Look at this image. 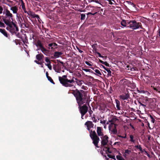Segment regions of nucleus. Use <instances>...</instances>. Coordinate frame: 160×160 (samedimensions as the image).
<instances>
[{
	"mask_svg": "<svg viewBox=\"0 0 160 160\" xmlns=\"http://www.w3.org/2000/svg\"><path fill=\"white\" fill-rule=\"evenodd\" d=\"M116 158L118 160H125L122 156L120 155H117Z\"/></svg>",
	"mask_w": 160,
	"mask_h": 160,
	"instance_id": "nucleus-28",
	"label": "nucleus"
},
{
	"mask_svg": "<svg viewBox=\"0 0 160 160\" xmlns=\"http://www.w3.org/2000/svg\"><path fill=\"white\" fill-rule=\"evenodd\" d=\"M94 2H95L97 3H99V2L98 1V0H94Z\"/></svg>",
	"mask_w": 160,
	"mask_h": 160,
	"instance_id": "nucleus-49",
	"label": "nucleus"
},
{
	"mask_svg": "<svg viewBox=\"0 0 160 160\" xmlns=\"http://www.w3.org/2000/svg\"><path fill=\"white\" fill-rule=\"evenodd\" d=\"M57 46V44L55 43H51L48 44L49 49H50L51 48V49H53V47H56Z\"/></svg>",
	"mask_w": 160,
	"mask_h": 160,
	"instance_id": "nucleus-23",
	"label": "nucleus"
},
{
	"mask_svg": "<svg viewBox=\"0 0 160 160\" xmlns=\"http://www.w3.org/2000/svg\"><path fill=\"white\" fill-rule=\"evenodd\" d=\"M138 92L139 93H145L146 92V91H144V90H138Z\"/></svg>",
	"mask_w": 160,
	"mask_h": 160,
	"instance_id": "nucleus-38",
	"label": "nucleus"
},
{
	"mask_svg": "<svg viewBox=\"0 0 160 160\" xmlns=\"http://www.w3.org/2000/svg\"><path fill=\"white\" fill-rule=\"evenodd\" d=\"M85 63L87 64V65L89 66H92V65L91 64L90 62L88 61H86L85 62Z\"/></svg>",
	"mask_w": 160,
	"mask_h": 160,
	"instance_id": "nucleus-42",
	"label": "nucleus"
},
{
	"mask_svg": "<svg viewBox=\"0 0 160 160\" xmlns=\"http://www.w3.org/2000/svg\"><path fill=\"white\" fill-rule=\"evenodd\" d=\"M117 126V124L110 123L108 126L109 130H111V129L112 128H115Z\"/></svg>",
	"mask_w": 160,
	"mask_h": 160,
	"instance_id": "nucleus-21",
	"label": "nucleus"
},
{
	"mask_svg": "<svg viewBox=\"0 0 160 160\" xmlns=\"http://www.w3.org/2000/svg\"><path fill=\"white\" fill-rule=\"evenodd\" d=\"M100 123L102 124H105L106 123V121L104 120H100Z\"/></svg>",
	"mask_w": 160,
	"mask_h": 160,
	"instance_id": "nucleus-43",
	"label": "nucleus"
},
{
	"mask_svg": "<svg viewBox=\"0 0 160 160\" xmlns=\"http://www.w3.org/2000/svg\"><path fill=\"white\" fill-rule=\"evenodd\" d=\"M103 151H105L106 153H111V152L110 151V148H109L104 147L103 149Z\"/></svg>",
	"mask_w": 160,
	"mask_h": 160,
	"instance_id": "nucleus-27",
	"label": "nucleus"
},
{
	"mask_svg": "<svg viewBox=\"0 0 160 160\" xmlns=\"http://www.w3.org/2000/svg\"><path fill=\"white\" fill-rule=\"evenodd\" d=\"M155 90H156V91H158V90L156 88H153Z\"/></svg>",
	"mask_w": 160,
	"mask_h": 160,
	"instance_id": "nucleus-60",
	"label": "nucleus"
},
{
	"mask_svg": "<svg viewBox=\"0 0 160 160\" xmlns=\"http://www.w3.org/2000/svg\"><path fill=\"white\" fill-rule=\"evenodd\" d=\"M0 27H5V25H4V24L1 22L0 21Z\"/></svg>",
	"mask_w": 160,
	"mask_h": 160,
	"instance_id": "nucleus-36",
	"label": "nucleus"
},
{
	"mask_svg": "<svg viewBox=\"0 0 160 160\" xmlns=\"http://www.w3.org/2000/svg\"><path fill=\"white\" fill-rule=\"evenodd\" d=\"M0 32L6 37L8 38V35L4 29L0 28Z\"/></svg>",
	"mask_w": 160,
	"mask_h": 160,
	"instance_id": "nucleus-17",
	"label": "nucleus"
},
{
	"mask_svg": "<svg viewBox=\"0 0 160 160\" xmlns=\"http://www.w3.org/2000/svg\"><path fill=\"white\" fill-rule=\"evenodd\" d=\"M48 72H46V76L47 78H48V77H49V76H48Z\"/></svg>",
	"mask_w": 160,
	"mask_h": 160,
	"instance_id": "nucleus-53",
	"label": "nucleus"
},
{
	"mask_svg": "<svg viewBox=\"0 0 160 160\" xmlns=\"http://www.w3.org/2000/svg\"><path fill=\"white\" fill-rule=\"evenodd\" d=\"M155 121V119H154V118H152V120H151V122L152 123H154Z\"/></svg>",
	"mask_w": 160,
	"mask_h": 160,
	"instance_id": "nucleus-48",
	"label": "nucleus"
},
{
	"mask_svg": "<svg viewBox=\"0 0 160 160\" xmlns=\"http://www.w3.org/2000/svg\"><path fill=\"white\" fill-rule=\"evenodd\" d=\"M79 52L80 53H82L83 52V51L81 50H79Z\"/></svg>",
	"mask_w": 160,
	"mask_h": 160,
	"instance_id": "nucleus-56",
	"label": "nucleus"
},
{
	"mask_svg": "<svg viewBox=\"0 0 160 160\" xmlns=\"http://www.w3.org/2000/svg\"><path fill=\"white\" fill-rule=\"evenodd\" d=\"M129 95L128 94H122L119 96L120 99H122L123 100H126L129 98Z\"/></svg>",
	"mask_w": 160,
	"mask_h": 160,
	"instance_id": "nucleus-11",
	"label": "nucleus"
},
{
	"mask_svg": "<svg viewBox=\"0 0 160 160\" xmlns=\"http://www.w3.org/2000/svg\"><path fill=\"white\" fill-rule=\"evenodd\" d=\"M15 33L16 36L18 37V36L19 35V33L18 32H17V33Z\"/></svg>",
	"mask_w": 160,
	"mask_h": 160,
	"instance_id": "nucleus-50",
	"label": "nucleus"
},
{
	"mask_svg": "<svg viewBox=\"0 0 160 160\" xmlns=\"http://www.w3.org/2000/svg\"><path fill=\"white\" fill-rule=\"evenodd\" d=\"M120 27L121 28H122V27L120 26L119 28H117V29H116L117 30H118V29H120L121 28H120Z\"/></svg>",
	"mask_w": 160,
	"mask_h": 160,
	"instance_id": "nucleus-62",
	"label": "nucleus"
},
{
	"mask_svg": "<svg viewBox=\"0 0 160 160\" xmlns=\"http://www.w3.org/2000/svg\"><path fill=\"white\" fill-rule=\"evenodd\" d=\"M109 132L111 134H116L118 132L116 129V127L115 128H112L111 130H109Z\"/></svg>",
	"mask_w": 160,
	"mask_h": 160,
	"instance_id": "nucleus-18",
	"label": "nucleus"
},
{
	"mask_svg": "<svg viewBox=\"0 0 160 160\" xmlns=\"http://www.w3.org/2000/svg\"><path fill=\"white\" fill-rule=\"evenodd\" d=\"M97 53L99 57H102V58L103 57V56H102L101 55V54L100 53L97 52Z\"/></svg>",
	"mask_w": 160,
	"mask_h": 160,
	"instance_id": "nucleus-46",
	"label": "nucleus"
},
{
	"mask_svg": "<svg viewBox=\"0 0 160 160\" xmlns=\"http://www.w3.org/2000/svg\"><path fill=\"white\" fill-rule=\"evenodd\" d=\"M81 115H82V117H81V118H82V119H83V116H84V115H82L83 114L82 113H81Z\"/></svg>",
	"mask_w": 160,
	"mask_h": 160,
	"instance_id": "nucleus-58",
	"label": "nucleus"
},
{
	"mask_svg": "<svg viewBox=\"0 0 160 160\" xmlns=\"http://www.w3.org/2000/svg\"><path fill=\"white\" fill-rule=\"evenodd\" d=\"M118 136L119 137H121V138H126V135H125L124 136H120V135H119Z\"/></svg>",
	"mask_w": 160,
	"mask_h": 160,
	"instance_id": "nucleus-47",
	"label": "nucleus"
},
{
	"mask_svg": "<svg viewBox=\"0 0 160 160\" xmlns=\"http://www.w3.org/2000/svg\"><path fill=\"white\" fill-rule=\"evenodd\" d=\"M131 152V151L130 150L128 149L125 150V152L123 154V156L124 157L126 158L128 155L130 154Z\"/></svg>",
	"mask_w": 160,
	"mask_h": 160,
	"instance_id": "nucleus-14",
	"label": "nucleus"
},
{
	"mask_svg": "<svg viewBox=\"0 0 160 160\" xmlns=\"http://www.w3.org/2000/svg\"><path fill=\"white\" fill-rule=\"evenodd\" d=\"M3 20L4 23L8 26L6 29L12 34L14 33H17V32L18 31V27L16 26V24L13 22L11 21L10 20L3 19Z\"/></svg>",
	"mask_w": 160,
	"mask_h": 160,
	"instance_id": "nucleus-3",
	"label": "nucleus"
},
{
	"mask_svg": "<svg viewBox=\"0 0 160 160\" xmlns=\"http://www.w3.org/2000/svg\"><path fill=\"white\" fill-rule=\"evenodd\" d=\"M130 141L133 142H134L135 141V140L133 139L134 137L133 135H130Z\"/></svg>",
	"mask_w": 160,
	"mask_h": 160,
	"instance_id": "nucleus-31",
	"label": "nucleus"
},
{
	"mask_svg": "<svg viewBox=\"0 0 160 160\" xmlns=\"http://www.w3.org/2000/svg\"><path fill=\"white\" fill-rule=\"evenodd\" d=\"M36 45L37 47H39L40 49L43 47L41 42L39 40L37 41Z\"/></svg>",
	"mask_w": 160,
	"mask_h": 160,
	"instance_id": "nucleus-24",
	"label": "nucleus"
},
{
	"mask_svg": "<svg viewBox=\"0 0 160 160\" xmlns=\"http://www.w3.org/2000/svg\"><path fill=\"white\" fill-rule=\"evenodd\" d=\"M135 147L138 149H139L140 151L141 152H142V148L141 147V145H136L135 146Z\"/></svg>",
	"mask_w": 160,
	"mask_h": 160,
	"instance_id": "nucleus-29",
	"label": "nucleus"
},
{
	"mask_svg": "<svg viewBox=\"0 0 160 160\" xmlns=\"http://www.w3.org/2000/svg\"><path fill=\"white\" fill-rule=\"evenodd\" d=\"M10 10L12 11L13 13L18 14L17 12L18 10V7L17 6H13L11 7Z\"/></svg>",
	"mask_w": 160,
	"mask_h": 160,
	"instance_id": "nucleus-13",
	"label": "nucleus"
},
{
	"mask_svg": "<svg viewBox=\"0 0 160 160\" xmlns=\"http://www.w3.org/2000/svg\"><path fill=\"white\" fill-rule=\"evenodd\" d=\"M92 13L90 12H89L87 13V15H88L89 14H92Z\"/></svg>",
	"mask_w": 160,
	"mask_h": 160,
	"instance_id": "nucleus-59",
	"label": "nucleus"
},
{
	"mask_svg": "<svg viewBox=\"0 0 160 160\" xmlns=\"http://www.w3.org/2000/svg\"><path fill=\"white\" fill-rule=\"evenodd\" d=\"M45 65L48 67V68L50 70H51L52 69V66L51 65V64H46V63H45Z\"/></svg>",
	"mask_w": 160,
	"mask_h": 160,
	"instance_id": "nucleus-35",
	"label": "nucleus"
},
{
	"mask_svg": "<svg viewBox=\"0 0 160 160\" xmlns=\"http://www.w3.org/2000/svg\"><path fill=\"white\" fill-rule=\"evenodd\" d=\"M102 67H103V68L105 70H106V69L107 68H105V66H102Z\"/></svg>",
	"mask_w": 160,
	"mask_h": 160,
	"instance_id": "nucleus-55",
	"label": "nucleus"
},
{
	"mask_svg": "<svg viewBox=\"0 0 160 160\" xmlns=\"http://www.w3.org/2000/svg\"><path fill=\"white\" fill-rule=\"evenodd\" d=\"M40 49L42 52L46 55H47V54L48 53V51L46 49L43 47H42Z\"/></svg>",
	"mask_w": 160,
	"mask_h": 160,
	"instance_id": "nucleus-19",
	"label": "nucleus"
},
{
	"mask_svg": "<svg viewBox=\"0 0 160 160\" xmlns=\"http://www.w3.org/2000/svg\"><path fill=\"white\" fill-rule=\"evenodd\" d=\"M16 16L18 23L19 24H20L21 25L23 22L22 17H20L18 14H17Z\"/></svg>",
	"mask_w": 160,
	"mask_h": 160,
	"instance_id": "nucleus-15",
	"label": "nucleus"
},
{
	"mask_svg": "<svg viewBox=\"0 0 160 160\" xmlns=\"http://www.w3.org/2000/svg\"><path fill=\"white\" fill-rule=\"evenodd\" d=\"M43 55L42 54H38L36 56L37 59L38 60H41L43 58Z\"/></svg>",
	"mask_w": 160,
	"mask_h": 160,
	"instance_id": "nucleus-22",
	"label": "nucleus"
},
{
	"mask_svg": "<svg viewBox=\"0 0 160 160\" xmlns=\"http://www.w3.org/2000/svg\"><path fill=\"white\" fill-rule=\"evenodd\" d=\"M128 21H126L125 20H122L121 22V24L122 26L124 27H126L128 24L127 23Z\"/></svg>",
	"mask_w": 160,
	"mask_h": 160,
	"instance_id": "nucleus-20",
	"label": "nucleus"
},
{
	"mask_svg": "<svg viewBox=\"0 0 160 160\" xmlns=\"http://www.w3.org/2000/svg\"><path fill=\"white\" fill-rule=\"evenodd\" d=\"M61 65L58 64L56 66L53 68L54 70L56 72L58 73H60L61 71Z\"/></svg>",
	"mask_w": 160,
	"mask_h": 160,
	"instance_id": "nucleus-12",
	"label": "nucleus"
},
{
	"mask_svg": "<svg viewBox=\"0 0 160 160\" xmlns=\"http://www.w3.org/2000/svg\"><path fill=\"white\" fill-rule=\"evenodd\" d=\"M100 62L102 64H103L105 65H106L107 66L109 67V63H107L106 62H104L103 61L100 59L99 60Z\"/></svg>",
	"mask_w": 160,
	"mask_h": 160,
	"instance_id": "nucleus-26",
	"label": "nucleus"
},
{
	"mask_svg": "<svg viewBox=\"0 0 160 160\" xmlns=\"http://www.w3.org/2000/svg\"><path fill=\"white\" fill-rule=\"evenodd\" d=\"M105 70H106L109 74H111V70L108 68H107Z\"/></svg>",
	"mask_w": 160,
	"mask_h": 160,
	"instance_id": "nucleus-40",
	"label": "nucleus"
},
{
	"mask_svg": "<svg viewBox=\"0 0 160 160\" xmlns=\"http://www.w3.org/2000/svg\"><path fill=\"white\" fill-rule=\"evenodd\" d=\"M85 125L86 126L87 129L89 131L90 136L92 140L93 143L96 147L99 148L98 144L100 141V138L95 131L90 130L91 128H93L94 124L92 122L88 121L85 122Z\"/></svg>",
	"mask_w": 160,
	"mask_h": 160,
	"instance_id": "nucleus-1",
	"label": "nucleus"
},
{
	"mask_svg": "<svg viewBox=\"0 0 160 160\" xmlns=\"http://www.w3.org/2000/svg\"><path fill=\"white\" fill-rule=\"evenodd\" d=\"M85 15L84 14H82L81 15V20H84L85 19Z\"/></svg>",
	"mask_w": 160,
	"mask_h": 160,
	"instance_id": "nucleus-37",
	"label": "nucleus"
},
{
	"mask_svg": "<svg viewBox=\"0 0 160 160\" xmlns=\"http://www.w3.org/2000/svg\"><path fill=\"white\" fill-rule=\"evenodd\" d=\"M94 71L96 72V73H97V75H102V73L100 72L99 71V70L98 69H95L94 70Z\"/></svg>",
	"mask_w": 160,
	"mask_h": 160,
	"instance_id": "nucleus-30",
	"label": "nucleus"
},
{
	"mask_svg": "<svg viewBox=\"0 0 160 160\" xmlns=\"http://www.w3.org/2000/svg\"><path fill=\"white\" fill-rule=\"evenodd\" d=\"M73 93L76 98L77 102L79 107L85 103L87 96L85 91L82 90L80 91L77 90L74 91Z\"/></svg>",
	"mask_w": 160,
	"mask_h": 160,
	"instance_id": "nucleus-2",
	"label": "nucleus"
},
{
	"mask_svg": "<svg viewBox=\"0 0 160 160\" xmlns=\"http://www.w3.org/2000/svg\"><path fill=\"white\" fill-rule=\"evenodd\" d=\"M5 16L4 19H6L8 20L12 19L13 15L12 13H11L7 9L5 10Z\"/></svg>",
	"mask_w": 160,
	"mask_h": 160,
	"instance_id": "nucleus-7",
	"label": "nucleus"
},
{
	"mask_svg": "<svg viewBox=\"0 0 160 160\" xmlns=\"http://www.w3.org/2000/svg\"><path fill=\"white\" fill-rule=\"evenodd\" d=\"M35 62H36L37 63H38V64H39V63H38V61H37L36 60V61H35Z\"/></svg>",
	"mask_w": 160,
	"mask_h": 160,
	"instance_id": "nucleus-64",
	"label": "nucleus"
},
{
	"mask_svg": "<svg viewBox=\"0 0 160 160\" xmlns=\"http://www.w3.org/2000/svg\"><path fill=\"white\" fill-rule=\"evenodd\" d=\"M112 158H113V159H115V160H116V159L115 158V156H113L112 157Z\"/></svg>",
	"mask_w": 160,
	"mask_h": 160,
	"instance_id": "nucleus-57",
	"label": "nucleus"
},
{
	"mask_svg": "<svg viewBox=\"0 0 160 160\" xmlns=\"http://www.w3.org/2000/svg\"><path fill=\"white\" fill-rule=\"evenodd\" d=\"M81 113H82L84 115L87 112L88 107L86 105L84 104L83 106L79 107Z\"/></svg>",
	"mask_w": 160,
	"mask_h": 160,
	"instance_id": "nucleus-8",
	"label": "nucleus"
},
{
	"mask_svg": "<svg viewBox=\"0 0 160 160\" xmlns=\"http://www.w3.org/2000/svg\"><path fill=\"white\" fill-rule=\"evenodd\" d=\"M159 37H160V29L159 30L158 32V34Z\"/></svg>",
	"mask_w": 160,
	"mask_h": 160,
	"instance_id": "nucleus-52",
	"label": "nucleus"
},
{
	"mask_svg": "<svg viewBox=\"0 0 160 160\" xmlns=\"http://www.w3.org/2000/svg\"><path fill=\"white\" fill-rule=\"evenodd\" d=\"M67 75H63L62 77H59L58 79L60 82L64 86L66 87H70L72 85L71 84L74 82V80L72 79L71 80H68L67 78Z\"/></svg>",
	"mask_w": 160,
	"mask_h": 160,
	"instance_id": "nucleus-4",
	"label": "nucleus"
},
{
	"mask_svg": "<svg viewBox=\"0 0 160 160\" xmlns=\"http://www.w3.org/2000/svg\"><path fill=\"white\" fill-rule=\"evenodd\" d=\"M118 119L115 116L113 117L112 118H111L109 120L108 122H107V124H109V123H110L115 124V123L116 121L118 120Z\"/></svg>",
	"mask_w": 160,
	"mask_h": 160,
	"instance_id": "nucleus-10",
	"label": "nucleus"
},
{
	"mask_svg": "<svg viewBox=\"0 0 160 160\" xmlns=\"http://www.w3.org/2000/svg\"><path fill=\"white\" fill-rule=\"evenodd\" d=\"M116 107L117 108L118 110H120V102L118 100H116Z\"/></svg>",
	"mask_w": 160,
	"mask_h": 160,
	"instance_id": "nucleus-25",
	"label": "nucleus"
},
{
	"mask_svg": "<svg viewBox=\"0 0 160 160\" xmlns=\"http://www.w3.org/2000/svg\"><path fill=\"white\" fill-rule=\"evenodd\" d=\"M3 10V9L2 7L0 6V14L2 13Z\"/></svg>",
	"mask_w": 160,
	"mask_h": 160,
	"instance_id": "nucleus-41",
	"label": "nucleus"
},
{
	"mask_svg": "<svg viewBox=\"0 0 160 160\" xmlns=\"http://www.w3.org/2000/svg\"><path fill=\"white\" fill-rule=\"evenodd\" d=\"M140 104V105H141V106H142L143 107H145L146 106V105H145V104H142V103H141L140 102H138ZM144 109H145V108H144Z\"/></svg>",
	"mask_w": 160,
	"mask_h": 160,
	"instance_id": "nucleus-39",
	"label": "nucleus"
},
{
	"mask_svg": "<svg viewBox=\"0 0 160 160\" xmlns=\"http://www.w3.org/2000/svg\"><path fill=\"white\" fill-rule=\"evenodd\" d=\"M108 1H109V4H112V2H111V0H108Z\"/></svg>",
	"mask_w": 160,
	"mask_h": 160,
	"instance_id": "nucleus-51",
	"label": "nucleus"
},
{
	"mask_svg": "<svg viewBox=\"0 0 160 160\" xmlns=\"http://www.w3.org/2000/svg\"><path fill=\"white\" fill-rule=\"evenodd\" d=\"M21 5L22 6V9L24 10H25V6L24 4V2L22 0L21 1Z\"/></svg>",
	"mask_w": 160,
	"mask_h": 160,
	"instance_id": "nucleus-33",
	"label": "nucleus"
},
{
	"mask_svg": "<svg viewBox=\"0 0 160 160\" xmlns=\"http://www.w3.org/2000/svg\"><path fill=\"white\" fill-rule=\"evenodd\" d=\"M36 17H37L38 19V20L39 21V19H40L38 15H37L36 16Z\"/></svg>",
	"mask_w": 160,
	"mask_h": 160,
	"instance_id": "nucleus-54",
	"label": "nucleus"
},
{
	"mask_svg": "<svg viewBox=\"0 0 160 160\" xmlns=\"http://www.w3.org/2000/svg\"><path fill=\"white\" fill-rule=\"evenodd\" d=\"M83 70L86 72H90L91 70L90 69H84Z\"/></svg>",
	"mask_w": 160,
	"mask_h": 160,
	"instance_id": "nucleus-44",
	"label": "nucleus"
},
{
	"mask_svg": "<svg viewBox=\"0 0 160 160\" xmlns=\"http://www.w3.org/2000/svg\"><path fill=\"white\" fill-rule=\"evenodd\" d=\"M45 61L47 62L46 64H51L50 61L48 58L46 57L45 58Z\"/></svg>",
	"mask_w": 160,
	"mask_h": 160,
	"instance_id": "nucleus-34",
	"label": "nucleus"
},
{
	"mask_svg": "<svg viewBox=\"0 0 160 160\" xmlns=\"http://www.w3.org/2000/svg\"><path fill=\"white\" fill-rule=\"evenodd\" d=\"M48 80L52 83L53 84H55V83L53 81V80L50 77H48L47 78Z\"/></svg>",
	"mask_w": 160,
	"mask_h": 160,
	"instance_id": "nucleus-32",
	"label": "nucleus"
},
{
	"mask_svg": "<svg viewBox=\"0 0 160 160\" xmlns=\"http://www.w3.org/2000/svg\"><path fill=\"white\" fill-rule=\"evenodd\" d=\"M88 112L89 114V115L90 116H91V115H92V112H93L91 110H90L89 111H88Z\"/></svg>",
	"mask_w": 160,
	"mask_h": 160,
	"instance_id": "nucleus-45",
	"label": "nucleus"
},
{
	"mask_svg": "<svg viewBox=\"0 0 160 160\" xmlns=\"http://www.w3.org/2000/svg\"><path fill=\"white\" fill-rule=\"evenodd\" d=\"M127 23L129 25L127 27L133 30L136 29L141 27V23L137 22L135 20L128 21Z\"/></svg>",
	"mask_w": 160,
	"mask_h": 160,
	"instance_id": "nucleus-5",
	"label": "nucleus"
},
{
	"mask_svg": "<svg viewBox=\"0 0 160 160\" xmlns=\"http://www.w3.org/2000/svg\"><path fill=\"white\" fill-rule=\"evenodd\" d=\"M150 117L151 119H152V118H153V117L151 115H150Z\"/></svg>",
	"mask_w": 160,
	"mask_h": 160,
	"instance_id": "nucleus-63",
	"label": "nucleus"
},
{
	"mask_svg": "<svg viewBox=\"0 0 160 160\" xmlns=\"http://www.w3.org/2000/svg\"><path fill=\"white\" fill-rule=\"evenodd\" d=\"M60 63H61L62 64V66H63V62H61V61H60Z\"/></svg>",
	"mask_w": 160,
	"mask_h": 160,
	"instance_id": "nucleus-61",
	"label": "nucleus"
},
{
	"mask_svg": "<svg viewBox=\"0 0 160 160\" xmlns=\"http://www.w3.org/2000/svg\"><path fill=\"white\" fill-rule=\"evenodd\" d=\"M101 138V146H104L106 145L108 142V137L105 135Z\"/></svg>",
	"mask_w": 160,
	"mask_h": 160,
	"instance_id": "nucleus-6",
	"label": "nucleus"
},
{
	"mask_svg": "<svg viewBox=\"0 0 160 160\" xmlns=\"http://www.w3.org/2000/svg\"><path fill=\"white\" fill-rule=\"evenodd\" d=\"M103 130L101 127H98L97 128V132L98 136H103Z\"/></svg>",
	"mask_w": 160,
	"mask_h": 160,
	"instance_id": "nucleus-9",
	"label": "nucleus"
},
{
	"mask_svg": "<svg viewBox=\"0 0 160 160\" xmlns=\"http://www.w3.org/2000/svg\"><path fill=\"white\" fill-rule=\"evenodd\" d=\"M62 53L61 52L56 51L55 52L54 54V56L56 58H59L61 55L62 54Z\"/></svg>",
	"mask_w": 160,
	"mask_h": 160,
	"instance_id": "nucleus-16",
	"label": "nucleus"
}]
</instances>
